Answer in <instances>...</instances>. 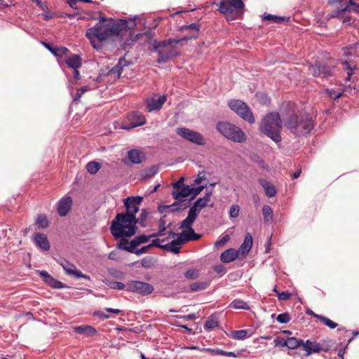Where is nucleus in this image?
I'll use <instances>...</instances> for the list:
<instances>
[{"mask_svg":"<svg viewBox=\"0 0 359 359\" xmlns=\"http://www.w3.org/2000/svg\"><path fill=\"white\" fill-rule=\"evenodd\" d=\"M137 16L134 17L129 22L127 20L121 19L116 22H107L104 16L100 18V21L93 27L86 30V37L90 41L94 48H97L95 44V40L103 41L107 39L119 35L124 29L133 28L136 23L135 22Z\"/></svg>","mask_w":359,"mask_h":359,"instance_id":"obj_1","label":"nucleus"},{"mask_svg":"<svg viewBox=\"0 0 359 359\" xmlns=\"http://www.w3.org/2000/svg\"><path fill=\"white\" fill-rule=\"evenodd\" d=\"M286 107L291 110H289L287 116L283 117L285 127L297 136L309 134L315 126L313 117L307 113L299 116L292 109L290 102L286 104Z\"/></svg>","mask_w":359,"mask_h":359,"instance_id":"obj_2","label":"nucleus"},{"mask_svg":"<svg viewBox=\"0 0 359 359\" xmlns=\"http://www.w3.org/2000/svg\"><path fill=\"white\" fill-rule=\"evenodd\" d=\"M110 231L115 239L134 236L137 231L136 217L118 213L111 222Z\"/></svg>","mask_w":359,"mask_h":359,"instance_id":"obj_3","label":"nucleus"},{"mask_svg":"<svg viewBox=\"0 0 359 359\" xmlns=\"http://www.w3.org/2000/svg\"><path fill=\"white\" fill-rule=\"evenodd\" d=\"M283 122L278 112L267 114L262 121L260 130L277 144H280Z\"/></svg>","mask_w":359,"mask_h":359,"instance_id":"obj_4","label":"nucleus"},{"mask_svg":"<svg viewBox=\"0 0 359 359\" xmlns=\"http://www.w3.org/2000/svg\"><path fill=\"white\" fill-rule=\"evenodd\" d=\"M217 130L226 139L236 143H243L247 137L245 133L237 126L228 121H219L216 126Z\"/></svg>","mask_w":359,"mask_h":359,"instance_id":"obj_5","label":"nucleus"},{"mask_svg":"<svg viewBox=\"0 0 359 359\" xmlns=\"http://www.w3.org/2000/svg\"><path fill=\"white\" fill-rule=\"evenodd\" d=\"M154 50L158 54L156 62L159 64H165L172 57L180 55V51L174 45H170L168 41H155Z\"/></svg>","mask_w":359,"mask_h":359,"instance_id":"obj_6","label":"nucleus"},{"mask_svg":"<svg viewBox=\"0 0 359 359\" xmlns=\"http://www.w3.org/2000/svg\"><path fill=\"white\" fill-rule=\"evenodd\" d=\"M229 107L238 116L250 123H254L255 120L250 107L241 100H230L228 101Z\"/></svg>","mask_w":359,"mask_h":359,"instance_id":"obj_7","label":"nucleus"},{"mask_svg":"<svg viewBox=\"0 0 359 359\" xmlns=\"http://www.w3.org/2000/svg\"><path fill=\"white\" fill-rule=\"evenodd\" d=\"M196 219L189 218L187 217L180 224V228L184 229L183 231L179 235L182 238L183 243L184 244L189 241H198L201 238V235L196 233L192 228L193 224Z\"/></svg>","mask_w":359,"mask_h":359,"instance_id":"obj_8","label":"nucleus"},{"mask_svg":"<svg viewBox=\"0 0 359 359\" xmlns=\"http://www.w3.org/2000/svg\"><path fill=\"white\" fill-rule=\"evenodd\" d=\"M176 133L184 139L197 145L203 146L205 144L203 136L200 133L191 129L179 127L176 128Z\"/></svg>","mask_w":359,"mask_h":359,"instance_id":"obj_9","label":"nucleus"},{"mask_svg":"<svg viewBox=\"0 0 359 359\" xmlns=\"http://www.w3.org/2000/svg\"><path fill=\"white\" fill-rule=\"evenodd\" d=\"M154 288L152 285L140 280H130L128 282V292L137 293L142 296L151 294Z\"/></svg>","mask_w":359,"mask_h":359,"instance_id":"obj_10","label":"nucleus"},{"mask_svg":"<svg viewBox=\"0 0 359 359\" xmlns=\"http://www.w3.org/2000/svg\"><path fill=\"white\" fill-rule=\"evenodd\" d=\"M244 6L242 0H222L218 10L223 14H231L234 11L243 10Z\"/></svg>","mask_w":359,"mask_h":359,"instance_id":"obj_11","label":"nucleus"},{"mask_svg":"<svg viewBox=\"0 0 359 359\" xmlns=\"http://www.w3.org/2000/svg\"><path fill=\"white\" fill-rule=\"evenodd\" d=\"M309 71L314 77L327 78L332 75L334 67L325 64L318 63L310 65Z\"/></svg>","mask_w":359,"mask_h":359,"instance_id":"obj_12","label":"nucleus"},{"mask_svg":"<svg viewBox=\"0 0 359 359\" xmlns=\"http://www.w3.org/2000/svg\"><path fill=\"white\" fill-rule=\"evenodd\" d=\"M130 64V62L128 61L124 57L120 58L118 63L107 73L109 81L114 82L118 79L121 77L123 68L128 67Z\"/></svg>","mask_w":359,"mask_h":359,"instance_id":"obj_13","label":"nucleus"},{"mask_svg":"<svg viewBox=\"0 0 359 359\" xmlns=\"http://www.w3.org/2000/svg\"><path fill=\"white\" fill-rule=\"evenodd\" d=\"M143 201L142 196H130L124 200V205L126 208V215L136 217V213L139 211L140 205Z\"/></svg>","mask_w":359,"mask_h":359,"instance_id":"obj_14","label":"nucleus"},{"mask_svg":"<svg viewBox=\"0 0 359 359\" xmlns=\"http://www.w3.org/2000/svg\"><path fill=\"white\" fill-rule=\"evenodd\" d=\"M128 126H124L123 128L130 130L144 125L146 123V118L141 112L134 111L128 114Z\"/></svg>","mask_w":359,"mask_h":359,"instance_id":"obj_15","label":"nucleus"},{"mask_svg":"<svg viewBox=\"0 0 359 359\" xmlns=\"http://www.w3.org/2000/svg\"><path fill=\"white\" fill-rule=\"evenodd\" d=\"M341 7H337L335 10H334L330 14V18H339L342 20L343 24L349 25L351 24V18L346 15V11L349 10L348 4L347 3L339 4Z\"/></svg>","mask_w":359,"mask_h":359,"instance_id":"obj_16","label":"nucleus"},{"mask_svg":"<svg viewBox=\"0 0 359 359\" xmlns=\"http://www.w3.org/2000/svg\"><path fill=\"white\" fill-rule=\"evenodd\" d=\"M73 205V199L69 196H65L60 198L57 203V211L60 217L66 216L71 210Z\"/></svg>","mask_w":359,"mask_h":359,"instance_id":"obj_17","label":"nucleus"},{"mask_svg":"<svg viewBox=\"0 0 359 359\" xmlns=\"http://www.w3.org/2000/svg\"><path fill=\"white\" fill-rule=\"evenodd\" d=\"M303 350L306 351L304 353V356L308 357L313 353H318L320 351L327 352L328 351L327 348H324L320 346V344L316 341H311V340H306L303 343Z\"/></svg>","mask_w":359,"mask_h":359,"instance_id":"obj_18","label":"nucleus"},{"mask_svg":"<svg viewBox=\"0 0 359 359\" xmlns=\"http://www.w3.org/2000/svg\"><path fill=\"white\" fill-rule=\"evenodd\" d=\"M207 198L203 197L198 198L190 208L187 217H189L190 219H196L201 212V210L208 205L209 202L207 201Z\"/></svg>","mask_w":359,"mask_h":359,"instance_id":"obj_19","label":"nucleus"},{"mask_svg":"<svg viewBox=\"0 0 359 359\" xmlns=\"http://www.w3.org/2000/svg\"><path fill=\"white\" fill-rule=\"evenodd\" d=\"M167 100V95H163L160 96L157 100L154 98L147 99L146 100V108L149 112L160 110L163 104Z\"/></svg>","mask_w":359,"mask_h":359,"instance_id":"obj_20","label":"nucleus"},{"mask_svg":"<svg viewBox=\"0 0 359 359\" xmlns=\"http://www.w3.org/2000/svg\"><path fill=\"white\" fill-rule=\"evenodd\" d=\"M39 274L43 280L50 287L56 289H61L65 287V285L62 282L55 279L47 271H42Z\"/></svg>","mask_w":359,"mask_h":359,"instance_id":"obj_21","label":"nucleus"},{"mask_svg":"<svg viewBox=\"0 0 359 359\" xmlns=\"http://www.w3.org/2000/svg\"><path fill=\"white\" fill-rule=\"evenodd\" d=\"M35 245L40 249L48 251L50 249V243L47 236L41 233H37L34 236V238Z\"/></svg>","mask_w":359,"mask_h":359,"instance_id":"obj_22","label":"nucleus"},{"mask_svg":"<svg viewBox=\"0 0 359 359\" xmlns=\"http://www.w3.org/2000/svg\"><path fill=\"white\" fill-rule=\"evenodd\" d=\"M239 252L233 248H229L224 251L220 255V260L223 263H229L238 257Z\"/></svg>","mask_w":359,"mask_h":359,"instance_id":"obj_23","label":"nucleus"},{"mask_svg":"<svg viewBox=\"0 0 359 359\" xmlns=\"http://www.w3.org/2000/svg\"><path fill=\"white\" fill-rule=\"evenodd\" d=\"M191 194L192 189H191V187L189 185H183L179 189L173 190L171 194L173 198L178 200L189 196Z\"/></svg>","mask_w":359,"mask_h":359,"instance_id":"obj_24","label":"nucleus"},{"mask_svg":"<svg viewBox=\"0 0 359 359\" xmlns=\"http://www.w3.org/2000/svg\"><path fill=\"white\" fill-rule=\"evenodd\" d=\"M43 46L46 48L53 55L57 57H62L69 53V49L66 47L53 46L46 42H42Z\"/></svg>","mask_w":359,"mask_h":359,"instance_id":"obj_25","label":"nucleus"},{"mask_svg":"<svg viewBox=\"0 0 359 359\" xmlns=\"http://www.w3.org/2000/svg\"><path fill=\"white\" fill-rule=\"evenodd\" d=\"M184 244L181 237H179L176 240L172 241L170 243L163 245L162 249L170 251L174 254H178L180 252V246Z\"/></svg>","mask_w":359,"mask_h":359,"instance_id":"obj_26","label":"nucleus"},{"mask_svg":"<svg viewBox=\"0 0 359 359\" xmlns=\"http://www.w3.org/2000/svg\"><path fill=\"white\" fill-rule=\"evenodd\" d=\"M189 201L186 202V201H182L180 202H175L170 205H164L159 207L158 210L160 212H163V209L169 210L170 212H173L175 211H179L181 210H184L187 208L189 205Z\"/></svg>","mask_w":359,"mask_h":359,"instance_id":"obj_27","label":"nucleus"},{"mask_svg":"<svg viewBox=\"0 0 359 359\" xmlns=\"http://www.w3.org/2000/svg\"><path fill=\"white\" fill-rule=\"evenodd\" d=\"M65 62L69 68L74 70L79 69L82 65V59L78 54L72 55L66 58Z\"/></svg>","mask_w":359,"mask_h":359,"instance_id":"obj_28","label":"nucleus"},{"mask_svg":"<svg viewBox=\"0 0 359 359\" xmlns=\"http://www.w3.org/2000/svg\"><path fill=\"white\" fill-rule=\"evenodd\" d=\"M252 245V237L250 233H247L244 239L243 243L238 250L239 253L245 256L250 252Z\"/></svg>","mask_w":359,"mask_h":359,"instance_id":"obj_29","label":"nucleus"},{"mask_svg":"<svg viewBox=\"0 0 359 359\" xmlns=\"http://www.w3.org/2000/svg\"><path fill=\"white\" fill-rule=\"evenodd\" d=\"M259 183L264 188L266 195L269 197H273L276 194V189L273 184L265 179H259Z\"/></svg>","mask_w":359,"mask_h":359,"instance_id":"obj_30","label":"nucleus"},{"mask_svg":"<svg viewBox=\"0 0 359 359\" xmlns=\"http://www.w3.org/2000/svg\"><path fill=\"white\" fill-rule=\"evenodd\" d=\"M144 157V153L140 151L138 149H131L128 152V158L133 163H140Z\"/></svg>","mask_w":359,"mask_h":359,"instance_id":"obj_31","label":"nucleus"},{"mask_svg":"<svg viewBox=\"0 0 359 359\" xmlns=\"http://www.w3.org/2000/svg\"><path fill=\"white\" fill-rule=\"evenodd\" d=\"M59 263L65 270L66 274L74 278L75 277L76 272L79 271L76 269V267L73 264L69 263L65 259L61 260Z\"/></svg>","mask_w":359,"mask_h":359,"instance_id":"obj_32","label":"nucleus"},{"mask_svg":"<svg viewBox=\"0 0 359 359\" xmlns=\"http://www.w3.org/2000/svg\"><path fill=\"white\" fill-rule=\"evenodd\" d=\"M252 333H249V330H239L232 331L230 334V337L236 340H244L247 338L250 337Z\"/></svg>","mask_w":359,"mask_h":359,"instance_id":"obj_33","label":"nucleus"},{"mask_svg":"<svg viewBox=\"0 0 359 359\" xmlns=\"http://www.w3.org/2000/svg\"><path fill=\"white\" fill-rule=\"evenodd\" d=\"M126 238L127 237H119L120 241L117 243L116 248L131 253L133 252V248L131 241L129 243V241Z\"/></svg>","mask_w":359,"mask_h":359,"instance_id":"obj_34","label":"nucleus"},{"mask_svg":"<svg viewBox=\"0 0 359 359\" xmlns=\"http://www.w3.org/2000/svg\"><path fill=\"white\" fill-rule=\"evenodd\" d=\"M77 333L86 334L88 336H93L96 334V330L90 325H81L74 328Z\"/></svg>","mask_w":359,"mask_h":359,"instance_id":"obj_35","label":"nucleus"},{"mask_svg":"<svg viewBox=\"0 0 359 359\" xmlns=\"http://www.w3.org/2000/svg\"><path fill=\"white\" fill-rule=\"evenodd\" d=\"M262 215L264 217V221L265 223H269V222H271L273 219V210L272 208L268 205H264L262 207Z\"/></svg>","mask_w":359,"mask_h":359,"instance_id":"obj_36","label":"nucleus"},{"mask_svg":"<svg viewBox=\"0 0 359 359\" xmlns=\"http://www.w3.org/2000/svg\"><path fill=\"white\" fill-rule=\"evenodd\" d=\"M229 307L235 309L250 310L248 304L242 299H236L229 304Z\"/></svg>","mask_w":359,"mask_h":359,"instance_id":"obj_37","label":"nucleus"},{"mask_svg":"<svg viewBox=\"0 0 359 359\" xmlns=\"http://www.w3.org/2000/svg\"><path fill=\"white\" fill-rule=\"evenodd\" d=\"M304 341L302 339H297L295 337L287 338L286 347L290 349H294L300 346H303Z\"/></svg>","mask_w":359,"mask_h":359,"instance_id":"obj_38","label":"nucleus"},{"mask_svg":"<svg viewBox=\"0 0 359 359\" xmlns=\"http://www.w3.org/2000/svg\"><path fill=\"white\" fill-rule=\"evenodd\" d=\"M158 168L156 165H153L148 169H145L140 175L142 180H146L154 176L158 172Z\"/></svg>","mask_w":359,"mask_h":359,"instance_id":"obj_39","label":"nucleus"},{"mask_svg":"<svg viewBox=\"0 0 359 359\" xmlns=\"http://www.w3.org/2000/svg\"><path fill=\"white\" fill-rule=\"evenodd\" d=\"M154 236H151V234L149 236L146 235H140L136 236L133 240L131 241V244L133 247H137V245L147 243L150 238H153Z\"/></svg>","mask_w":359,"mask_h":359,"instance_id":"obj_40","label":"nucleus"},{"mask_svg":"<svg viewBox=\"0 0 359 359\" xmlns=\"http://www.w3.org/2000/svg\"><path fill=\"white\" fill-rule=\"evenodd\" d=\"M315 318L319 319L325 325L327 326L330 329H334L338 326V324L330 318L321 316V315H315Z\"/></svg>","mask_w":359,"mask_h":359,"instance_id":"obj_41","label":"nucleus"},{"mask_svg":"<svg viewBox=\"0 0 359 359\" xmlns=\"http://www.w3.org/2000/svg\"><path fill=\"white\" fill-rule=\"evenodd\" d=\"M200 28H201V25L199 23L194 22V23H191L190 25H183L181 27V31L186 32V31L190 29V30L193 31V32H194L192 35L198 36Z\"/></svg>","mask_w":359,"mask_h":359,"instance_id":"obj_42","label":"nucleus"},{"mask_svg":"<svg viewBox=\"0 0 359 359\" xmlns=\"http://www.w3.org/2000/svg\"><path fill=\"white\" fill-rule=\"evenodd\" d=\"M149 212L146 210H142L138 218L136 217V224H139L141 226L145 227L147 224Z\"/></svg>","mask_w":359,"mask_h":359,"instance_id":"obj_43","label":"nucleus"},{"mask_svg":"<svg viewBox=\"0 0 359 359\" xmlns=\"http://www.w3.org/2000/svg\"><path fill=\"white\" fill-rule=\"evenodd\" d=\"M107 285L111 289L118 290H125L128 292V282L126 284H124L121 282L110 281L107 283Z\"/></svg>","mask_w":359,"mask_h":359,"instance_id":"obj_44","label":"nucleus"},{"mask_svg":"<svg viewBox=\"0 0 359 359\" xmlns=\"http://www.w3.org/2000/svg\"><path fill=\"white\" fill-rule=\"evenodd\" d=\"M208 283L206 282H195L189 285L191 292H196L206 289Z\"/></svg>","mask_w":359,"mask_h":359,"instance_id":"obj_45","label":"nucleus"},{"mask_svg":"<svg viewBox=\"0 0 359 359\" xmlns=\"http://www.w3.org/2000/svg\"><path fill=\"white\" fill-rule=\"evenodd\" d=\"M218 326H219L218 321L215 319V317H213L212 316H210L209 317V318L208 319V320L206 321V323L204 325V328L206 330L210 331V330L215 329V327H217Z\"/></svg>","mask_w":359,"mask_h":359,"instance_id":"obj_46","label":"nucleus"},{"mask_svg":"<svg viewBox=\"0 0 359 359\" xmlns=\"http://www.w3.org/2000/svg\"><path fill=\"white\" fill-rule=\"evenodd\" d=\"M100 164L95 161H90L86 165V169L88 172L93 175L96 174L100 169Z\"/></svg>","mask_w":359,"mask_h":359,"instance_id":"obj_47","label":"nucleus"},{"mask_svg":"<svg viewBox=\"0 0 359 359\" xmlns=\"http://www.w3.org/2000/svg\"><path fill=\"white\" fill-rule=\"evenodd\" d=\"M36 224L42 229H46L48 226L49 222L46 215H40L37 217Z\"/></svg>","mask_w":359,"mask_h":359,"instance_id":"obj_48","label":"nucleus"},{"mask_svg":"<svg viewBox=\"0 0 359 359\" xmlns=\"http://www.w3.org/2000/svg\"><path fill=\"white\" fill-rule=\"evenodd\" d=\"M262 18L264 20L273 21L276 23H280L285 20L284 17H280L268 13H264Z\"/></svg>","mask_w":359,"mask_h":359,"instance_id":"obj_49","label":"nucleus"},{"mask_svg":"<svg viewBox=\"0 0 359 359\" xmlns=\"http://www.w3.org/2000/svg\"><path fill=\"white\" fill-rule=\"evenodd\" d=\"M158 231L156 233L151 234V236L157 237L165 235V231L166 230L165 227V220L163 218H161L158 221Z\"/></svg>","mask_w":359,"mask_h":359,"instance_id":"obj_50","label":"nucleus"},{"mask_svg":"<svg viewBox=\"0 0 359 359\" xmlns=\"http://www.w3.org/2000/svg\"><path fill=\"white\" fill-rule=\"evenodd\" d=\"M184 277L187 279H197L199 277L198 271L194 269H188L184 273Z\"/></svg>","mask_w":359,"mask_h":359,"instance_id":"obj_51","label":"nucleus"},{"mask_svg":"<svg viewBox=\"0 0 359 359\" xmlns=\"http://www.w3.org/2000/svg\"><path fill=\"white\" fill-rule=\"evenodd\" d=\"M196 38H197V35H190V36H187L184 37L183 39H166V41H168L170 45H173V44H178L182 41H187V40H191L192 39H196Z\"/></svg>","mask_w":359,"mask_h":359,"instance_id":"obj_52","label":"nucleus"},{"mask_svg":"<svg viewBox=\"0 0 359 359\" xmlns=\"http://www.w3.org/2000/svg\"><path fill=\"white\" fill-rule=\"evenodd\" d=\"M276 320L278 323L283 324L289 323L291 320V318L290 314L287 312H285L279 314L277 316Z\"/></svg>","mask_w":359,"mask_h":359,"instance_id":"obj_53","label":"nucleus"},{"mask_svg":"<svg viewBox=\"0 0 359 359\" xmlns=\"http://www.w3.org/2000/svg\"><path fill=\"white\" fill-rule=\"evenodd\" d=\"M344 91V90L337 91L334 90H327L329 96L334 100L340 98L343 95Z\"/></svg>","mask_w":359,"mask_h":359,"instance_id":"obj_54","label":"nucleus"},{"mask_svg":"<svg viewBox=\"0 0 359 359\" xmlns=\"http://www.w3.org/2000/svg\"><path fill=\"white\" fill-rule=\"evenodd\" d=\"M273 343L276 347H286L287 339L282 337H277L274 339Z\"/></svg>","mask_w":359,"mask_h":359,"instance_id":"obj_55","label":"nucleus"},{"mask_svg":"<svg viewBox=\"0 0 359 359\" xmlns=\"http://www.w3.org/2000/svg\"><path fill=\"white\" fill-rule=\"evenodd\" d=\"M347 3L348 6H353V8H359V0H336L337 4Z\"/></svg>","mask_w":359,"mask_h":359,"instance_id":"obj_56","label":"nucleus"},{"mask_svg":"<svg viewBox=\"0 0 359 359\" xmlns=\"http://www.w3.org/2000/svg\"><path fill=\"white\" fill-rule=\"evenodd\" d=\"M240 208L238 205H233L230 208L229 217L236 218L239 215Z\"/></svg>","mask_w":359,"mask_h":359,"instance_id":"obj_57","label":"nucleus"},{"mask_svg":"<svg viewBox=\"0 0 359 359\" xmlns=\"http://www.w3.org/2000/svg\"><path fill=\"white\" fill-rule=\"evenodd\" d=\"M230 239V236L227 234L224 235L221 239L217 241L215 243V247L219 248L223 246Z\"/></svg>","mask_w":359,"mask_h":359,"instance_id":"obj_58","label":"nucleus"},{"mask_svg":"<svg viewBox=\"0 0 359 359\" xmlns=\"http://www.w3.org/2000/svg\"><path fill=\"white\" fill-rule=\"evenodd\" d=\"M88 90V86H82L81 88L77 89V91L76 93V95L74 97V101H76V100H79L80 99V97H81V95L86 91Z\"/></svg>","mask_w":359,"mask_h":359,"instance_id":"obj_59","label":"nucleus"},{"mask_svg":"<svg viewBox=\"0 0 359 359\" xmlns=\"http://www.w3.org/2000/svg\"><path fill=\"white\" fill-rule=\"evenodd\" d=\"M136 247H133V252L132 253H134L137 255H140L144 253H147L148 250L151 248L149 245L147 246H143L142 248L136 250Z\"/></svg>","mask_w":359,"mask_h":359,"instance_id":"obj_60","label":"nucleus"},{"mask_svg":"<svg viewBox=\"0 0 359 359\" xmlns=\"http://www.w3.org/2000/svg\"><path fill=\"white\" fill-rule=\"evenodd\" d=\"M208 353L212 354V355H224V350H222V349H219V348H215V349H212V348H207L205 350Z\"/></svg>","mask_w":359,"mask_h":359,"instance_id":"obj_61","label":"nucleus"},{"mask_svg":"<svg viewBox=\"0 0 359 359\" xmlns=\"http://www.w3.org/2000/svg\"><path fill=\"white\" fill-rule=\"evenodd\" d=\"M291 297V293L288 292H278V298L279 300H288Z\"/></svg>","mask_w":359,"mask_h":359,"instance_id":"obj_62","label":"nucleus"},{"mask_svg":"<svg viewBox=\"0 0 359 359\" xmlns=\"http://www.w3.org/2000/svg\"><path fill=\"white\" fill-rule=\"evenodd\" d=\"M205 187H206L205 186H199V187H197L196 188H191V189H192V194H193V196L191 198V200H192L196 196H198L203 191V189Z\"/></svg>","mask_w":359,"mask_h":359,"instance_id":"obj_63","label":"nucleus"},{"mask_svg":"<svg viewBox=\"0 0 359 359\" xmlns=\"http://www.w3.org/2000/svg\"><path fill=\"white\" fill-rule=\"evenodd\" d=\"M93 316L99 317L103 320H107L111 318L109 315L104 313L102 311H95L93 313Z\"/></svg>","mask_w":359,"mask_h":359,"instance_id":"obj_64","label":"nucleus"}]
</instances>
